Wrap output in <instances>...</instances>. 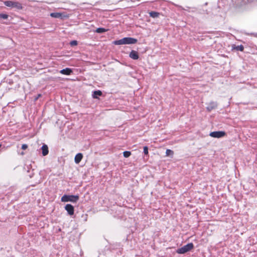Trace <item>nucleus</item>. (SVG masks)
<instances>
[{
	"mask_svg": "<svg viewBox=\"0 0 257 257\" xmlns=\"http://www.w3.org/2000/svg\"><path fill=\"white\" fill-rule=\"evenodd\" d=\"M137 42V40L136 39L131 37H125L121 39L114 41L113 44L116 45H120L124 44H135Z\"/></svg>",
	"mask_w": 257,
	"mask_h": 257,
	"instance_id": "f257e3e1",
	"label": "nucleus"
},
{
	"mask_svg": "<svg viewBox=\"0 0 257 257\" xmlns=\"http://www.w3.org/2000/svg\"><path fill=\"white\" fill-rule=\"evenodd\" d=\"M79 199L78 195H64L61 198L62 202H71L73 203L76 202Z\"/></svg>",
	"mask_w": 257,
	"mask_h": 257,
	"instance_id": "f03ea898",
	"label": "nucleus"
},
{
	"mask_svg": "<svg viewBox=\"0 0 257 257\" xmlns=\"http://www.w3.org/2000/svg\"><path fill=\"white\" fill-rule=\"evenodd\" d=\"M193 247V244L192 243H189L183 247L178 248L176 252L179 254H183L191 250Z\"/></svg>",
	"mask_w": 257,
	"mask_h": 257,
	"instance_id": "7ed1b4c3",
	"label": "nucleus"
},
{
	"mask_svg": "<svg viewBox=\"0 0 257 257\" xmlns=\"http://www.w3.org/2000/svg\"><path fill=\"white\" fill-rule=\"evenodd\" d=\"M5 6L11 8H16L18 9H22V6L21 4L18 2H15L10 1H5L4 2Z\"/></svg>",
	"mask_w": 257,
	"mask_h": 257,
	"instance_id": "20e7f679",
	"label": "nucleus"
},
{
	"mask_svg": "<svg viewBox=\"0 0 257 257\" xmlns=\"http://www.w3.org/2000/svg\"><path fill=\"white\" fill-rule=\"evenodd\" d=\"M225 135V133L223 131L213 132L210 133V136L213 138H220Z\"/></svg>",
	"mask_w": 257,
	"mask_h": 257,
	"instance_id": "39448f33",
	"label": "nucleus"
},
{
	"mask_svg": "<svg viewBox=\"0 0 257 257\" xmlns=\"http://www.w3.org/2000/svg\"><path fill=\"white\" fill-rule=\"evenodd\" d=\"M65 209L70 215H72L74 214V207L72 205L69 204H66L65 206Z\"/></svg>",
	"mask_w": 257,
	"mask_h": 257,
	"instance_id": "423d86ee",
	"label": "nucleus"
},
{
	"mask_svg": "<svg viewBox=\"0 0 257 257\" xmlns=\"http://www.w3.org/2000/svg\"><path fill=\"white\" fill-rule=\"evenodd\" d=\"M217 104L216 102L211 101L209 103L208 106L206 108L207 110L210 111L211 110L217 107Z\"/></svg>",
	"mask_w": 257,
	"mask_h": 257,
	"instance_id": "0eeeda50",
	"label": "nucleus"
},
{
	"mask_svg": "<svg viewBox=\"0 0 257 257\" xmlns=\"http://www.w3.org/2000/svg\"><path fill=\"white\" fill-rule=\"evenodd\" d=\"M60 73L62 74L69 75L72 73V70L69 68H66L63 69L60 71Z\"/></svg>",
	"mask_w": 257,
	"mask_h": 257,
	"instance_id": "6e6552de",
	"label": "nucleus"
},
{
	"mask_svg": "<svg viewBox=\"0 0 257 257\" xmlns=\"http://www.w3.org/2000/svg\"><path fill=\"white\" fill-rule=\"evenodd\" d=\"M130 57L134 60H137L139 58L138 53L137 52L132 50L130 54Z\"/></svg>",
	"mask_w": 257,
	"mask_h": 257,
	"instance_id": "1a4fd4ad",
	"label": "nucleus"
},
{
	"mask_svg": "<svg viewBox=\"0 0 257 257\" xmlns=\"http://www.w3.org/2000/svg\"><path fill=\"white\" fill-rule=\"evenodd\" d=\"M41 149L42 150L43 156H45L48 154V153H49L48 147L46 145L44 144L42 146Z\"/></svg>",
	"mask_w": 257,
	"mask_h": 257,
	"instance_id": "9d476101",
	"label": "nucleus"
},
{
	"mask_svg": "<svg viewBox=\"0 0 257 257\" xmlns=\"http://www.w3.org/2000/svg\"><path fill=\"white\" fill-rule=\"evenodd\" d=\"M83 158V155L81 153L77 154L75 157V162L76 164H78L81 161Z\"/></svg>",
	"mask_w": 257,
	"mask_h": 257,
	"instance_id": "9b49d317",
	"label": "nucleus"
},
{
	"mask_svg": "<svg viewBox=\"0 0 257 257\" xmlns=\"http://www.w3.org/2000/svg\"><path fill=\"white\" fill-rule=\"evenodd\" d=\"M50 16L53 18H59L61 17L62 14L59 13H52L50 14Z\"/></svg>",
	"mask_w": 257,
	"mask_h": 257,
	"instance_id": "f8f14e48",
	"label": "nucleus"
},
{
	"mask_svg": "<svg viewBox=\"0 0 257 257\" xmlns=\"http://www.w3.org/2000/svg\"><path fill=\"white\" fill-rule=\"evenodd\" d=\"M150 17L155 18L159 17L160 14L156 12H151L149 13Z\"/></svg>",
	"mask_w": 257,
	"mask_h": 257,
	"instance_id": "ddd939ff",
	"label": "nucleus"
},
{
	"mask_svg": "<svg viewBox=\"0 0 257 257\" xmlns=\"http://www.w3.org/2000/svg\"><path fill=\"white\" fill-rule=\"evenodd\" d=\"M102 95V92L100 90L95 91L93 92V98H97V95L101 96Z\"/></svg>",
	"mask_w": 257,
	"mask_h": 257,
	"instance_id": "4468645a",
	"label": "nucleus"
},
{
	"mask_svg": "<svg viewBox=\"0 0 257 257\" xmlns=\"http://www.w3.org/2000/svg\"><path fill=\"white\" fill-rule=\"evenodd\" d=\"M106 31H107L106 29H105L104 28H97L95 30V32H96L97 33H104V32H105Z\"/></svg>",
	"mask_w": 257,
	"mask_h": 257,
	"instance_id": "2eb2a0df",
	"label": "nucleus"
},
{
	"mask_svg": "<svg viewBox=\"0 0 257 257\" xmlns=\"http://www.w3.org/2000/svg\"><path fill=\"white\" fill-rule=\"evenodd\" d=\"M166 154L167 156L172 157L174 154V152L171 150L167 149L166 152Z\"/></svg>",
	"mask_w": 257,
	"mask_h": 257,
	"instance_id": "dca6fc26",
	"label": "nucleus"
},
{
	"mask_svg": "<svg viewBox=\"0 0 257 257\" xmlns=\"http://www.w3.org/2000/svg\"><path fill=\"white\" fill-rule=\"evenodd\" d=\"M233 48L236 49L237 51H242L244 49V47L242 45H239L237 46L233 47Z\"/></svg>",
	"mask_w": 257,
	"mask_h": 257,
	"instance_id": "f3484780",
	"label": "nucleus"
},
{
	"mask_svg": "<svg viewBox=\"0 0 257 257\" xmlns=\"http://www.w3.org/2000/svg\"><path fill=\"white\" fill-rule=\"evenodd\" d=\"M123 155L125 158H128V157H130L131 156V152H129V151H124L123 153Z\"/></svg>",
	"mask_w": 257,
	"mask_h": 257,
	"instance_id": "a211bd4d",
	"label": "nucleus"
},
{
	"mask_svg": "<svg viewBox=\"0 0 257 257\" xmlns=\"http://www.w3.org/2000/svg\"><path fill=\"white\" fill-rule=\"evenodd\" d=\"M70 44L71 46H76L77 45V41L73 40L70 42Z\"/></svg>",
	"mask_w": 257,
	"mask_h": 257,
	"instance_id": "6ab92c4d",
	"label": "nucleus"
},
{
	"mask_svg": "<svg viewBox=\"0 0 257 257\" xmlns=\"http://www.w3.org/2000/svg\"><path fill=\"white\" fill-rule=\"evenodd\" d=\"M0 18H3V19H7L8 18V16L7 14H0Z\"/></svg>",
	"mask_w": 257,
	"mask_h": 257,
	"instance_id": "aec40b11",
	"label": "nucleus"
},
{
	"mask_svg": "<svg viewBox=\"0 0 257 257\" xmlns=\"http://www.w3.org/2000/svg\"><path fill=\"white\" fill-rule=\"evenodd\" d=\"M144 153L145 155H148V148L146 146L144 147Z\"/></svg>",
	"mask_w": 257,
	"mask_h": 257,
	"instance_id": "412c9836",
	"label": "nucleus"
},
{
	"mask_svg": "<svg viewBox=\"0 0 257 257\" xmlns=\"http://www.w3.org/2000/svg\"><path fill=\"white\" fill-rule=\"evenodd\" d=\"M27 148H28V145L26 144H23L22 146V149L23 150H26V149H27Z\"/></svg>",
	"mask_w": 257,
	"mask_h": 257,
	"instance_id": "4be33fe9",
	"label": "nucleus"
},
{
	"mask_svg": "<svg viewBox=\"0 0 257 257\" xmlns=\"http://www.w3.org/2000/svg\"><path fill=\"white\" fill-rule=\"evenodd\" d=\"M40 96H41V94H39V95H38V97H37L35 98V100H37V99L39 97H40Z\"/></svg>",
	"mask_w": 257,
	"mask_h": 257,
	"instance_id": "5701e85b",
	"label": "nucleus"
},
{
	"mask_svg": "<svg viewBox=\"0 0 257 257\" xmlns=\"http://www.w3.org/2000/svg\"><path fill=\"white\" fill-rule=\"evenodd\" d=\"M1 147V145L0 144V147Z\"/></svg>",
	"mask_w": 257,
	"mask_h": 257,
	"instance_id": "b1692460",
	"label": "nucleus"
}]
</instances>
